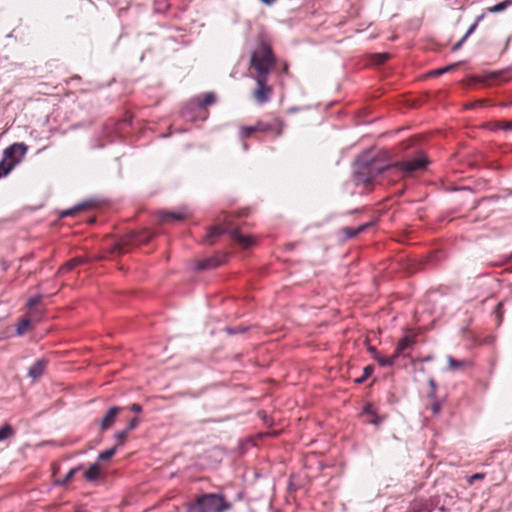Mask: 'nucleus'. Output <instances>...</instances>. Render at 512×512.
Here are the masks:
<instances>
[{
  "instance_id": "nucleus-23",
  "label": "nucleus",
  "mask_w": 512,
  "mask_h": 512,
  "mask_svg": "<svg viewBox=\"0 0 512 512\" xmlns=\"http://www.w3.org/2000/svg\"><path fill=\"white\" fill-rule=\"evenodd\" d=\"M447 360H448L449 368L451 370H457V369H460V368H462V367H464L466 365L465 361L457 360V359L453 358L452 356H448Z\"/></svg>"
},
{
  "instance_id": "nucleus-3",
  "label": "nucleus",
  "mask_w": 512,
  "mask_h": 512,
  "mask_svg": "<svg viewBox=\"0 0 512 512\" xmlns=\"http://www.w3.org/2000/svg\"><path fill=\"white\" fill-rule=\"evenodd\" d=\"M231 508L232 504L225 499L224 495L208 493L190 504L187 512H227Z\"/></svg>"
},
{
  "instance_id": "nucleus-29",
  "label": "nucleus",
  "mask_w": 512,
  "mask_h": 512,
  "mask_svg": "<svg viewBox=\"0 0 512 512\" xmlns=\"http://www.w3.org/2000/svg\"><path fill=\"white\" fill-rule=\"evenodd\" d=\"M29 326H30V320L29 319H22L17 324V334L18 335H23L27 331Z\"/></svg>"
},
{
  "instance_id": "nucleus-4",
  "label": "nucleus",
  "mask_w": 512,
  "mask_h": 512,
  "mask_svg": "<svg viewBox=\"0 0 512 512\" xmlns=\"http://www.w3.org/2000/svg\"><path fill=\"white\" fill-rule=\"evenodd\" d=\"M216 101V96L213 92L205 93L203 98H193L182 110V116L189 121L197 119L205 120L207 118L206 107Z\"/></svg>"
},
{
  "instance_id": "nucleus-24",
  "label": "nucleus",
  "mask_w": 512,
  "mask_h": 512,
  "mask_svg": "<svg viewBox=\"0 0 512 512\" xmlns=\"http://www.w3.org/2000/svg\"><path fill=\"white\" fill-rule=\"evenodd\" d=\"M13 434L11 425L4 424L0 427V442L6 440Z\"/></svg>"
},
{
  "instance_id": "nucleus-33",
  "label": "nucleus",
  "mask_w": 512,
  "mask_h": 512,
  "mask_svg": "<svg viewBox=\"0 0 512 512\" xmlns=\"http://www.w3.org/2000/svg\"><path fill=\"white\" fill-rule=\"evenodd\" d=\"M128 433H129L128 430L124 429L122 431L116 432L114 436H115L116 440L119 442V444H122L125 441Z\"/></svg>"
},
{
  "instance_id": "nucleus-12",
  "label": "nucleus",
  "mask_w": 512,
  "mask_h": 512,
  "mask_svg": "<svg viewBox=\"0 0 512 512\" xmlns=\"http://www.w3.org/2000/svg\"><path fill=\"white\" fill-rule=\"evenodd\" d=\"M414 343H415L414 338L409 337V336H404L397 343L394 354L399 358L401 355H403V352L406 349L412 347Z\"/></svg>"
},
{
  "instance_id": "nucleus-7",
  "label": "nucleus",
  "mask_w": 512,
  "mask_h": 512,
  "mask_svg": "<svg viewBox=\"0 0 512 512\" xmlns=\"http://www.w3.org/2000/svg\"><path fill=\"white\" fill-rule=\"evenodd\" d=\"M257 87L253 92L254 100L259 104L267 103L272 96V88L268 85V77L255 76L254 77Z\"/></svg>"
},
{
  "instance_id": "nucleus-41",
  "label": "nucleus",
  "mask_w": 512,
  "mask_h": 512,
  "mask_svg": "<svg viewBox=\"0 0 512 512\" xmlns=\"http://www.w3.org/2000/svg\"><path fill=\"white\" fill-rule=\"evenodd\" d=\"M441 405L439 402H434L432 405V411L434 414H437L440 411Z\"/></svg>"
},
{
  "instance_id": "nucleus-27",
  "label": "nucleus",
  "mask_w": 512,
  "mask_h": 512,
  "mask_svg": "<svg viewBox=\"0 0 512 512\" xmlns=\"http://www.w3.org/2000/svg\"><path fill=\"white\" fill-rule=\"evenodd\" d=\"M373 371H374V367L373 366H371V365L366 366L363 369V375L360 378H357L355 380V382L358 383V384H361V383L365 382L371 376Z\"/></svg>"
},
{
  "instance_id": "nucleus-1",
  "label": "nucleus",
  "mask_w": 512,
  "mask_h": 512,
  "mask_svg": "<svg viewBox=\"0 0 512 512\" xmlns=\"http://www.w3.org/2000/svg\"><path fill=\"white\" fill-rule=\"evenodd\" d=\"M428 160L420 155L413 160L391 162L388 151H366L356 160L355 175L358 181L365 184L371 183L384 173L395 174L402 177L414 171L425 169Z\"/></svg>"
},
{
  "instance_id": "nucleus-34",
  "label": "nucleus",
  "mask_w": 512,
  "mask_h": 512,
  "mask_svg": "<svg viewBox=\"0 0 512 512\" xmlns=\"http://www.w3.org/2000/svg\"><path fill=\"white\" fill-rule=\"evenodd\" d=\"M227 333L230 335L238 334V333H244L246 331L245 327H235V328H227Z\"/></svg>"
},
{
  "instance_id": "nucleus-39",
  "label": "nucleus",
  "mask_w": 512,
  "mask_h": 512,
  "mask_svg": "<svg viewBox=\"0 0 512 512\" xmlns=\"http://www.w3.org/2000/svg\"><path fill=\"white\" fill-rule=\"evenodd\" d=\"M484 477H485V475H484L483 473H476V474H473L472 476H470V478H469L468 482H469L470 484H473V483H474V481H476V480H481V479H483Z\"/></svg>"
},
{
  "instance_id": "nucleus-8",
  "label": "nucleus",
  "mask_w": 512,
  "mask_h": 512,
  "mask_svg": "<svg viewBox=\"0 0 512 512\" xmlns=\"http://www.w3.org/2000/svg\"><path fill=\"white\" fill-rule=\"evenodd\" d=\"M27 150L28 147L24 143H14L4 150V158L15 167L21 162Z\"/></svg>"
},
{
  "instance_id": "nucleus-18",
  "label": "nucleus",
  "mask_w": 512,
  "mask_h": 512,
  "mask_svg": "<svg viewBox=\"0 0 512 512\" xmlns=\"http://www.w3.org/2000/svg\"><path fill=\"white\" fill-rule=\"evenodd\" d=\"M397 358L398 357L394 353L389 357H384L381 356L380 354L374 356V359L378 362V364L381 367H391L392 365H394Z\"/></svg>"
},
{
  "instance_id": "nucleus-9",
  "label": "nucleus",
  "mask_w": 512,
  "mask_h": 512,
  "mask_svg": "<svg viewBox=\"0 0 512 512\" xmlns=\"http://www.w3.org/2000/svg\"><path fill=\"white\" fill-rule=\"evenodd\" d=\"M123 410V408L114 406L111 407L103 418L100 420V428L101 431H105L113 426L116 421L118 414Z\"/></svg>"
},
{
  "instance_id": "nucleus-22",
  "label": "nucleus",
  "mask_w": 512,
  "mask_h": 512,
  "mask_svg": "<svg viewBox=\"0 0 512 512\" xmlns=\"http://www.w3.org/2000/svg\"><path fill=\"white\" fill-rule=\"evenodd\" d=\"M154 234L149 231H143L139 235L134 236V240L137 243H146L153 238Z\"/></svg>"
},
{
  "instance_id": "nucleus-40",
  "label": "nucleus",
  "mask_w": 512,
  "mask_h": 512,
  "mask_svg": "<svg viewBox=\"0 0 512 512\" xmlns=\"http://www.w3.org/2000/svg\"><path fill=\"white\" fill-rule=\"evenodd\" d=\"M130 409H131V411L136 412V413H140L142 411L141 405L137 404V403L132 404Z\"/></svg>"
},
{
  "instance_id": "nucleus-16",
  "label": "nucleus",
  "mask_w": 512,
  "mask_h": 512,
  "mask_svg": "<svg viewBox=\"0 0 512 512\" xmlns=\"http://www.w3.org/2000/svg\"><path fill=\"white\" fill-rule=\"evenodd\" d=\"M81 468H82L81 465H79L77 467H74V468H71L63 479H55L54 480V485H56V486H64V485H66L67 483H69L73 479L74 475L79 470H81Z\"/></svg>"
},
{
  "instance_id": "nucleus-20",
  "label": "nucleus",
  "mask_w": 512,
  "mask_h": 512,
  "mask_svg": "<svg viewBox=\"0 0 512 512\" xmlns=\"http://www.w3.org/2000/svg\"><path fill=\"white\" fill-rule=\"evenodd\" d=\"M512 4V0H504L500 3L495 4L492 7H489L487 10L491 13H499L507 9Z\"/></svg>"
},
{
  "instance_id": "nucleus-10",
  "label": "nucleus",
  "mask_w": 512,
  "mask_h": 512,
  "mask_svg": "<svg viewBox=\"0 0 512 512\" xmlns=\"http://www.w3.org/2000/svg\"><path fill=\"white\" fill-rule=\"evenodd\" d=\"M188 215L189 211L186 208H181L173 212L162 211L159 213V218L162 222H176L184 220Z\"/></svg>"
},
{
  "instance_id": "nucleus-35",
  "label": "nucleus",
  "mask_w": 512,
  "mask_h": 512,
  "mask_svg": "<svg viewBox=\"0 0 512 512\" xmlns=\"http://www.w3.org/2000/svg\"><path fill=\"white\" fill-rule=\"evenodd\" d=\"M40 301H41L40 295L33 296L28 299V305H29V307H34V306L38 305L40 303Z\"/></svg>"
},
{
  "instance_id": "nucleus-25",
  "label": "nucleus",
  "mask_w": 512,
  "mask_h": 512,
  "mask_svg": "<svg viewBox=\"0 0 512 512\" xmlns=\"http://www.w3.org/2000/svg\"><path fill=\"white\" fill-rule=\"evenodd\" d=\"M91 204L88 203V202H85V203H81V204H78L76 206H74L73 208L67 210V211H64L62 213V216H70V215H74L75 212L77 211H81V210H84L86 209L87 207H89Z\"/></svg>"
},
{
  "instance_id": "nucleus-11",
  "label": "nucleus",
  "mask_w": 512,
  "mask_h": 512,
  "mask_svg": "<svg viewBox=\"0 0 512 512\" xmlns=\"http://www.w3.org/2000/svg\"><path fill=\"white\" fill-rule=\"evenodd\" d=\"M47 366L45 359H38L28 370V376L33 380L39 379L43 374Z\"/></svg>"
},
{
  "instance_id": "nucleus-31",
  "label": "nucleus",
  "mask_w": 512,
  "mask_h": 512,
  "mask_svg": "<svg viewBox=\"0 0 512 512\" xmlns=\"http://www.w3.org/2000/svg\"><path fill=\"white\" fill-rule=\"evenodd\" d=\"M386 419V416H379V415H375L373 417H371L370 419H367L366 420V423L368 424H371V425H374V426H380L383 421Z\"/></svg>"
},
{
  "instance_id": "nucleus-6",
  "label": "nucleus",
  "mask_w": 512,
  "mask_h": 512,
  "mask_svg": "<svg viewBox=\"0 0 512 512\" xmlns=\"http://www.w3.org/2000/svg\"><path fill=\"white\" fill-rule=\"evenodd\" d=\"M283 129L284 122L279 118H275L272 122L258 121L253 126H242L240 128V138L246 139L254 132H274L276 135L280 136Z\"/></svg>"
},
{
  "instance_id": "nucleus-44",
  "label": "nucleus",
  "mask_w": 512,
  "mask_h": 512,
  "mask_svg": "<svg viewBox=\"0 0 512 512\" xmlns=\"http://www.w3.org/2000/svg\"><path fill=\"white\" fill-rule=\"evenodd\" d=\"M243 148H244L245 150H247V149H248L247 144H244V145H243Z\"/></svg>"
},
{
  "instance_id": "nucleus-30",
  "label": "nucleus",
  "mask_w": 512,
  "mask_h": 512,
  "mask_svg": "<svg viewBox=\"0 0 512 512\" xmlns=\"http://www.w3.org/2000/svg\"><path fill=\"white\" fill-rule=\"evenodd\" d=\"M494 127L496 129H501L504 131H511L512 130V121H498L494 124Z\"/></svg>"
},
{
  "instance_id": "nucleus-42",
  "label": "nucleus",
  "mask_w": 512,
  "mask_h": 512,
  "mask_svg": "<svg viewBox=\"0 0 512 512\" xmlns=\"http://www.w3.org/2000/svg\"><path fill=\"white\" fill-rule=\"evenodd\" d=\"M368 351L372 355L373 358H374V356L379 355L377 349L374 346H369Z\"/></svg>"
},
{
  "instance_id": "nucleus-28",
  "label": "nucleus",
  "mask_w": 512,
  "mask_h": 512,
  "mask_svg": "<svg viewBox=\"0 0 512 512\" xmlns=\"http://www.w3.org/2000/svg\"><path fill=\"white\" fill-rule=\"evenodd\" d=\"M362 416H370V417H373L375 415H377V410L376 408L374 407V405L372 403H367L364 408H363V411L361 413Z\"/></svg>"
},
{
  "instance_id": "nucleus-32",
  "label": "nucleus",
  "mask_w": 512,
  "mask_h": 512,
  "mask_svg": "<svg viewBox=\"0 0 512 512\" xmlns=\"http://www.w3.org/2000/svg\"><path fill=\"white\" fill-rule=\"evenodd\" d=\"M455 66H456V64L448 65L446 67L439 68V69H436V70L432 71L431 74L439 76V75H442V74H444L446 72L451 71L452 69H454Z\"/></svg>"
},
{
  "instance_id": "nucleus-37",
  "label": "nucleus",
  "mask_w": 512,
  "mask_h": 512,
  "mask_svg": "<svg viewBox=\"0 0 512 512\" xmlns=\"http://www.w3.org/2000/svg\"><path fill=\"white\" fill-rule=\"evenodd\" d=\"M138 424H139L138 419L137 418H132L129 421L126 430H128V432H130L131 430L135 429L138 426Z\"/></svg>"
},
{
  "instance_id": "nucleus-38",
  "label": "nucleus",
  "mask_w": 512,
  "mask_h": 512,
  "mask_svg": "<svg viewBox=\"0 0 512 512\" xmlns=\"http://www.w3.org/2000/svg\"><path fill=\"white\" fill-rule=\"evenodd\" d=\"M429 385L431 387V393L429 394V397L433 398L435 396L436 388H437L436 382L433 378H431L429 380Z\"/></svg>"
},
{
  "instance_id": "nucleus-17",
  "label": "nucleus",
  "mask_w": 512,
  "mask_h": 512,
  "mask_svg": "<svg viewBox=\"0 0 512 512\" xmlns=\"http://www.w3.org/2000/svg\"><path fill=\"white\" fill-rule=\"evenodd\" d=\"M85 479L89 482H93L99 479L100 477V468L98 464H93L89 467V469L84 474Z\"/></svg>"
},
{
  "instance_id": "nucleus-5",
  "label": "nucleus",
  "mask_w": 512,
  "mask_h": 512,
  "mask_svg": "<svg viewBox=\"0 0 512 512\" xmlns=\"http://www.w3.org/2000/svg\"><path fill=\"white\" fill-rule=\"evenodd\" d=\"M225 233L229 234L233 241L244 248H248L253 244V239L251 237L242 235L238 228L231 227L230 225L211 228L207 236V241L212 244L215 238Z\"/></svg>"
},
{
  "instance_id": "nucleus-26",
  "label": "nucleus",
  "mask_w": 512,
  "mask_h": 512,
  "mask_svg": "<svg viewBox=\"0 0 512 512\" xmlns=\"http://www.w3.org/2000/svg\"><path fill=\"white\" fill-rule=\"evenodd\" d=\"M116 453V447H112L110 449H106L99 453L98 459L100 461H108L110 460Z\"/></svg>"
},
{
  "instance_id": "nucleus-2",
  "label": "nucleus",
  "mask_w": 512,
  "mask_h": 512,
  "mask_svg": "<svg viewBox=\"0 0 512 512\" xmlns=\"http://www.w3.org/2000/svg\"><path fill=\"white\" fill-rule=\"evenodd\" d=\"M250 64L256 72L255 76L268 77L276 65L272 48L267 43L260 42L251 55Z\"/></svg>"
},
{
  "instance_id": "nucleus-13",
  "label": "nucleus",
  "mask_w": 512,
  "mask_h": 512,
  "mask_svg": "<svg viewBox=\"0 0 512 512\" xmlns=\"http://www.w3.org/2000/svg\"><path fill=\"white\" fill-rule=\"evenodd\" d=\"M370 226H372V223H365V224L358 226L357 228L344 227V228H342V232L346 236V238L350 239V238L356 237L358 234L364 232Z\"/></svg>"
},
{
  "instance_id": "nucleus-19",
  "label": "nucleus",
  "mask_w": 512,
  "mask_h": 512,
  "mask_svg": "<svg viewBox=\"0 0 512 512\" xmlns=\"http://www.w3.org/2000/svg\"><path fill=\"white\" fill-rule=\"evenodd\" d=\"M82 263V260L80 258H74L70 261L66 262L63 266H61L58 270L59 274H63L65 272L71 271L73 268L78 266Z\"/></svg>"
},
{
  "instance_id": "nucleus-15",
  "label": "nucleus",
  "mask_w": 512,
  "mask_h": 512,
  "mask_svg": "<svg viewBox=\"0 0 512 512\" xmlns=\"http://www.w3.org/2000/svg\"><path fill=\"white\" fill-rule=\"evenodd\" d=\"M223 263V261L217 259V258H207L203 261L198 262L197 269L198 270H206L211 268H216L220 266Z\"/></svg>"
},
{
  "instance_id": "nucleus-36",
  "label": "nucleus",
  "mask_w": 512,
  "mask_h": 512,
  "mask_svg": "<svg viewBox=\"0 0 512 512\" xmlns=\"http://www.w3.org/2000/svg\"><path fill=\"white\" fill-rule=\"evenodd\" d=\"M495 314H496V316H497V318H498V321H499V323H500V322H501V320H502V315H503V303H502V302H500V303L496 306V308H495Z\"/></svg>"
},
{
  "instance_id": "nucleus-21",
  "label": "nucleus",
  "mask_w": 512,
  "mask_h": 512,
  "mask_svg": "<svg viewBox=\"0 0 512 512\" xmlns=\"http://www.w3.org/2000/svg\"><path fill=\"white\" fill-rule=\"evenodd\" d=\"M13 169V163H10L3 157V159L0 161V178L8 175Z\"/></svg>"
},
{
  "instance_id": "nucleus-14",
  "label": "nucleus",
  "mask_w": 512,
  "mask_h": 512,
  "mask_svg": "<svg viewBox=\"0 0 512 512\" xmlns=\"http://www.w3.org/2000/svg\"><path fill=\"white\" fill-rule=\"evenodd\" d=\"M483 18V15L477 17L476 21L469 27L465 35L452 47V51H457L461 48L466 39L474 32L476 29L478 22Z\"/></svg>"
},
{
  "instance_id": "nucleus-43",
  "label": "nucleus",
  "mask_w": 512,
  "mask_h": 512,
  "mask_svg": "<svg viewBox=\"0 0 512 512\" xmlns=\"http://www.w3.org/2000/svg\"><path fill=\"white\" fill-rule=\"evenodd\" d=\"M260 1L263 4L268 5V6H271V5H273L276 2V0H260Z\"/></svg>"
}]
</instances>
